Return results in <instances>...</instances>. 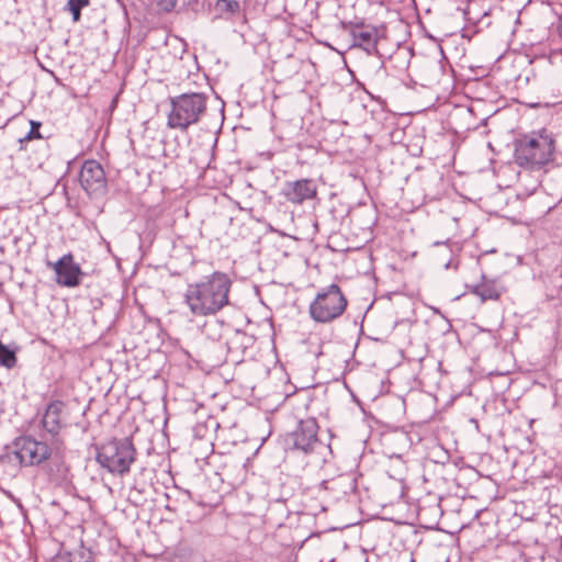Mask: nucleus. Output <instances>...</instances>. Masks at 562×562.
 <instances>
[{
	"label": "nucleus",
	"mask_w": 562,
	"mask_h": 562,
	"mask_svg": "<svg viewBox=\"0 0 562 562\" xmlns=\"http://www.w3.org/2000/svg\"><path fill=\"white\" fill-rule=\"evenodd\" d=\"M232 280L227 273H213L189 283L183 293V302L195 317L214 316L229 304Z\"/></svg>",
	"instance_id": "nucleus-1"
},
{
	"label": "nucleus",
	"mask_w": 562,
	"mask_h": 562,
	"mask_svg": "<svg viewBox=\"0 0 562 562\" xmlns=\"http://www.w3.org/2000/svg\"><path fill=\"white\" fill-rule=\"evenodd\" d=\"M215 9L222 15H235L240 12V4L236 0H216Z\"/></svg>",
	"instance_id": "nucleus-16"
},
{
	"label": "nucleus",
	"mask_w": 562,
	"mask_h": 562,
	"mask_svg": "<svg viewBox=\"0 0 562 562\" xmlns=\"http://www.w3.org/2000/svg\"><path fill=\"white\" fill-rule=\"evenodd\" d=\"M469 293L480 299L482 303L487 301H498L507 289L498 278H488L481 273L480 280L473 284H467Z\"/></svg>",
	"instance_id": "nucleus-11"
},
{
	"label": "nucleus",
	"mask_w": 562,
	"mask_h": 562,
	"mask_svg": "<svg viewBox=\"0 0 562 562\" xmlns=\"http://www.w3.org/2000/svg\"><path fill=\"white\" fill-rule=\"evenodd\" d=\"M317 191V184L313 179L303 178L294 181H285L280 194L286 202L294 205H302L304 202L315 199Z\"/></svg>",
	"instance_id": "nucleus-10"
},
{
	"label": "nucleus",
	"mask_w": 562,
	"mask_h": 562,
	"mask_svg": "<svg viewBox=\"0 0 562 562\" xmlns=\"http://www.w3.org/2000/svg\"><path fill=\"white\" fill-rule=\"evenodd\" d=\"M81 188L91 198L101 196L106 193V177L102 165L94 160H86L79 172Z\"/></svg>",
	"instance_id": "nucleus-8"
},
{
	"label": "nucleus",
	"mask_w": 562,
	"mask_h": 562,
	"mask_svg": "<svg viewBox=\"0 0 562 562\" xmlns=\"http://www.w3.org/2000/svg\"><path fill=\"white\" fill-rule=\"evenodd\" d=\"M205 430H206V427L203 426V425H200V424H198L194 427L195 436L199 437V438H203L205 436Z\"/></svg>",
	"instance_id": "nucleus-21"
},
{
	"label": "nucleus",
	"mask_w": 562,
	"mask_h": 562,
	"mask_svg": "<svg viewBox=\"0 0 562 562\" xmlns=\"http://www.w3.org/2000/svg\"><path fill=\"white\" fill-rule=\"evenodd\" d=\"M319 426L314 417L301 419L296 428L286 436V445L290 449L303 453H312L322 447L318 437Z\"/></svg>",
	"instance_id": "nucleus-7"
},
{
	"label": "nucleus",
	"mask_w": 562,
	"mask_h": 562,
	"mask_svg": "<svg viewBox=\"0 0 562 562\" xmlns=\"http://www.w3.org/2000/svg\"><path fill=\"white\" fill-rule=\"evenodd\" d=\"M16 361L15 352L0 341V366L12 369L15 367Z\"/></svg>",
	"instance_id": "nucleus-17"
},
{
	"label": "nucleus",
	"mask_w": 562,
	"mask_h": 562,
	"mask_svg": "<svg viewBox=\"0 0 562 562\" xmlns=\"http://www.w3.org/2000/svg\"><path fill=\"white\" fill-rule=\"evenodd\" d=\"M515 162L527 169L541 168L553 159L555 139L546 128L521 135L515 140Z\"/></svg>",
	"instance_id": "nucleus-3"
},
{
	"label": "nucleus",
	"mask_w": 562,
	"mask_h": 562,
	"mask_svg": "<svg viewBox=\"0 0 562 562\" xmlns=\"http://www.w3.org/2000/svg\"><path fill=\"white\" fill-rule=\"evenodd\" d=\"M90 0H68L67 7L72 14V21L78 22L81 16V9L88 7Z\"/></svg>",
	"instance_id": "nucleus-18"
},
{
	"label": "nucleus",
	"mask_w": 562,
	"mask_h": 562,
	"mask_svg": "<svg viewBox=\"0 0 562 562\" xmlns=\"http://www.w3.org/2000/svg\"><path fill=\"white\" fill-rule=\"evenodd\" d=\"M48 266L55 272V281L58 285L64 288H77L80 285L85 272L79 263L75 261L71 252L63 255L56 262Z\"/></svg>",
	"instance_id": "nucleus-9"
},
{
	"label": "nucleus",
	"mask_w": 562,
	"mask_h": 562,
	"mask_svg": "<svg viewBox=\"0 0 562 562\" xmlns=\"http://www.w3.org/2000/svg\"><path fill=\"white\" fill-rule=\"evenodd\" d=\"M64 407V402L56 400L50 402L44 412L41 423L50 438L61 437L59 431L61 429V412Z\"/></svg>",
	"instance_id": "nucleus-15"
},
{
	"label": "nucleus",
	"mask_w": 562,
	"mask_h": 562,
	"mask_svg": "<svg viewBox=\"0 0 562 562\" xmlns=\"http://www.w3.org/2000/svg\"><path fill=\"white\" fill-rule=\"evenodd\" d=\"M95 459L110 473L123 476L130 472L136 459V449L127 438L112 439L97 449Z\"/></svg>",
	"instance_id": "nucleus-6"
},
{
	"label": "nucleus",
	"mask_w": 562,
	"mask_h": 562,
	"mask_svg": "<svg viewBox=\"0 0 562 562\" xmlns=\"http://www.w3.org/2000/svg\"><path fill=\"white\" fill-rule=\"evenodd\" d=\"M558 33H559V36L562 38V15L559 19Z\"/></svg>",
	"instance_id": "nucleus-22"
},
{
	"label": "nucleus",
	"mask_w": 562,
	"mask_h": 562,
	"mask_svg": "<svg viewBox=\"0 0 562 562\" xmlns=\"http://www.w3.org/2000/svg\"><path fill=\"white\" fill-rule=\"evenodd\" d=\"M348 307V299L340 285L331 283L321 288L308 304L311 319L321 325L333 324Z\"/></svg>",
	"instance_id": "nucleus-5"
},
{
	"label": "nucleus",
	"mask_w": 562,
	"mask_h": 562,
	"mask_svg": "<svg viewBox=\"0 0 562 562\" xmlns=\"http://www.w3.org/2000/svg\"><path fill=\"white\" fill-rule=\"evenodd\" d=\"M207 110V95L201 92L182 93L170 98L167 126L186 132L198 124Z\"/></svg>",
	"instance_id": "nucleus-4"
},
{
	"label": "nucleus",
	"mask_w": 562,
	"mask_h": 562,
	"mask_svg": "<svg viewBox=\"0 0 562 562\" xmlns=\"http://www.w3.org/2000/svg\"><path fill=\"white\" fill-rule=\"evenodd\" d=\"M321 487L327 494L329 501L339 502L355 491L356 484L351 475L340 474L330 480L323 481Z\"/></svg>",
	"instance_id": "nucleus-13"
},
{
	"label": "nucleus",
	"mask_w": 562,
	"mask_h": 562,
	"mask_svg": "<svg viewBox=\"0 0 562 562\" xmlns=\"http://www.w3.org/2000/svg\"><path fill=\"white\" fill-rule=\"evenodd\" d=\"M41 123L40 122H36V121H31V130L29 131V133L22 137L20 139V143L23 144L24 142H30L32 139H41L43 138L41 132H40V128H41Z\"/></svg>",
	"instance_id": "nucleus-19"
},
{
	"label": "nucleus",
	"mask_w": 562,
	"mask_h": 562,
	"mask_svg": "<svg viewBox=\"0 0 562 562\" xmlns=\"http://www.w3.org/2000/svg\"><path fill=\"white\" fill-rule=\"evenodd\" d=\"M349 32L352 37V46L360 47L368 54L376 52L378 30L364 23H350Z\"/></svg>",
	"instance_id": "nucleus-12"
},
{
	"label": "nucleus",
	"mask_w": 562,
	"mask_h": 562,
	"mask_svg": "<svg viewBox=\"0 0 562 562\" xmlns=\"http://www.w3.org/2000/svg\"><path fill=\"white\" fill-rule=\"evenodd\" d=\"M16 457L24 465H40L48 462L50 482L60 485L69 481L70 467L66 462L67 447L63 437H22L16 443Z\"/></svg>",
	"instance_id": "nucleus-2"
},
{
	"label": "nucleus",
	"mask_w": 562,
	"mask_h": 562,
	"mask_svg": "<svg viewBox=\"0 0 562 562\" xmlns=\"http://www.w3.org/2000/svg\"><path fill=\"white\" fill-rule=\"evenodd\" d=\"M250 342L251 337H249L245 331L228 329L225 334V346L231 361L240 362Z\"/></svg>",
	"instance_id": "nucleus-14"
},
{
	"label": "nucleus",
	"mask_w": 562,
	"mask_h": 562,
	"mask_svg": "<svg viewBox=\"0 0 562 562\" xmlns=\"http://www.w3.org/2000/svg\"><path fill=\"white\" fill-rule=\"evenodd\" d=\"M156 3L161 11L171 12L176 8L178 0H156Z\"/></svg>",
	"instance_id": "nucleus-20"
}]
</instances>
